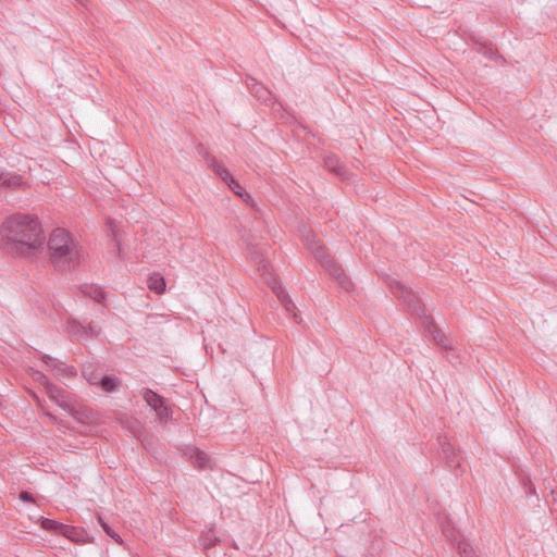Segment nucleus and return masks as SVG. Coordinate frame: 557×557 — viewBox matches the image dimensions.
I'll use <instances>...</instances> for the list:
<instances>
[{
    "label": "nucleus",
    "mask_w": 557,
    "mask_h": 557,
    "mask_svg": "<svg viewBox=\"0 0 557 557\" xmlns=\"http://www.w3.org/2000/svg\"><path fill=\"white\" fill-rule=\"evenodd\" d=\"M42 227L36 215L16 213L8 218L1 228L3 239L20 255L29 256L44 244Z\"/></svg>",
    "instance_id": "1"
},
{
    "label": "nucleus",
    "mask_w": 557,
    "mask_h": 557,
    "mask_svg": "<svg viewBox=\"0 0 557 557\" xmlns=\"http://www.w3.org/2000/svg\"><path fill=\"white\" fill-rule=\"evenodd\" d=\"M48 260L58 271L74 270L81 263V249L74 237L63 228H55L49 236Z\"/></svg>",
    "instance_id": "2"
},
{
    "label": "nucleus",
    "mask_w": 557,
    "mask_h": 557,
    "mask_svg": "<svg viewBox=\"0 0 557 557\" xmlns=\"http://www.w3.org/2000/svg\"><path fill=\"white\" fill-rule=\"evenodd\" d=\"M198 153L203 158L207 165L213 170V172L240 198L247 200L250 198L249 194L244 190L238 181H236L233 175L225 169L222 164L218 162L214 156L210 154L203 145H199L197 147Z\"/></svg>",
    "instance_id": "3"
},
{
    "label": "nucleus",
    "mask_w": 557,
    "mask_h": 557,
    "mask_svg": "<svg viewBox=\"0 0 557 557\" xmlns=\"http://www.w3.org/2000/svg\"><path fill=\"white\" fill-rule=\"evenodd\" d=\"M388 285L394 296L403 299L412 314L419 317L424 314L425 309L423 304L411 289H408L406 286L395 280L391 281Z\"/></svg>",
    "instance_id": "4"
},
{
    "label": "nucleus",
    "mask_w": 557,
    "mask_h": 557,
    "mask_svg": "<svg viewBox=\"0 0 557 557\" xmlns=\"http://www.w3.org/2000/svg\"><path fill=\"white\" fill-rule=\"evenodd\" d=\"M247 251L249 258L255 262L260 272V275L265 277L270 283H272L276 277L273 274V268L271 263L264 258L262 248L258 245L250 244L247 247Z\"/></svg>",
    "instance_id": "5"
},
{
    "label": "nucleus",
    "mask_w": 557,
    "mask_h": 557,
    "mask_svg": "<svg viewBox=\"0 0 557 557\" xmlns=\"http://www.w3.org/2000/svg\"><path fill=\"white\" fill-rule=\"evenodd\" d=\"M143 398L146 404L157 412L160 421L168 422L170 409L164 405V399L150 389L143 391Z\"/></svg>",
    "instance_id": "6"
},
{
    "label": "nucleus",
    "mask_w": 557,
    "mask_h": 557,
    "mask_svg": "<svg viewBox=\"0 0 557 557\" xmlns=\"http://www.w3.org/2000/svg\"><path fill=\"white\" fill-rule=\"evenodd\" d=\"M182 456L197 469L203 470L211 468V461L208 455L197 447L186 446L182 448Z\"/></svg>",
    "instance_id": "7"
},
{
    "label": "nucleus",
    "mask_w": 557,
    "mask_h": 557,
    "mask_svg": "<svg viewBox=\"0 0 557 557\" xmlns=\"http://www.w3.org/2000/svg\"><path fill=\"white\" fill-rule=\"evenodd\" d=\"M28 187V183L24 177L15 172H0V191L2 189L20 190Z\"/></svg>",
    "instance_id": "8"
},
{
    "label": "nucleus",
    "mask_w": 557,
    "mask_h": 557,
    "mask_svg": "<svg viewBox=\"0 0 557 557\" xmlns=\"http://www.w3.org/2000/svg\"><path fill=\"white\" fill-rule=\"evenodd\" d=\"M324 269L334 277L338 284L346 290H349L352 286L351 281L345 274L343 268L336 263L333 259H326Z\"/></svg>",
    "instance_id": "9"
},
{
    "label": "nucleus",
    "mask_w": 557,
    "mask_h": 557,
    "mask_svg": "<svg viewBox=\"0 0 557 557\" xmlns=\"http://www.w3.org/2000/svg\"><path fill=\"white\" fill-rule=\"evenodd\" d=\"M247 86L250 90V92L261 102L265 104H272L273 103V95L271 90H269L265 86H263L261 83L257 82L255 78L249 77L247 79Z\"/></svg>",
    "instance_id": "10"
},
{
    "label": "nucleus",
    "mask_w": 557,
    "mask_h": 557,
    "mask_svg": "<svg viewBox=\"0 0 557 557\" xmlns=\"http://www.w3.org/2000/svg\"><path fill=\"white\" fill-rule=\"evenodd\" d=\"M307 245L311 249L314 257L320 261V263L324 267L326 259H332L329 255L326 248L322 245H319L314 242V235L308 232V234H304Z\"/></svg>",
    "instance_id": "11"
},
{
    "label": "nucleus",
    "mask_w": 557,
    "mask_h": 557,
    "mask_svg": "<svg viewBox=\"0 0 557 557\" xmlns=\"http://www.w3.org/2000/svg\"><path fill=\"white\" fill-rule=\"evenodd\" d=\"M46 392H47L48 396L53 401H55L60 407H62L64 409H70L71 403L69 401V398H67L64 389H62L61 387L55 386L51 383H47Z\"/></svg>",
    "instance_id": "12"
},
{
    "label": "nucleus",
    "mask_w": 557,
    "mask_h": 557,
    "mask_svg": "<svg viewBox=\"0 0 557 557\" xmlns=\"http://www.w3.org/2000/svg\"><path fill=\"white\" fill-rule=\"evenodd\" d=\"M324 165L326 169L342 180H349L348 172L339 164V161L336 156H327L324 159Z\"/></svg>",
    "instance_id": "13"
},
{
    "label": "nucleus",
    "mask_w": 557,
    "mask_h": 557,
    "mask_svg": "<svg viewBox=\"0 0 557 557\" xmlns=\"http://www.w3.org/2000/svg\"><path fill=\"white\" fill-rule=\"evenodd\" d=\"M60 534L76 543L84 542L85 537L83 530L66 524L60 527Z\"/></svg>",
    "instance_id": "14"
},
{
    "label": "nucleus",
    "mask_w": 557,
    "mask_h": 557,
    "mask_svg": "<svg viewBox=\"0 0 557 557\" xmlns=\"http://www.w3.org/2000/svg\"><path fill=\"white\" fill-rule=\"evenodd\" d=\"M78 422L89 423L92 418V411L86 408H76L70 404V409H66Z\"/></svg>",
    "instance_id": "15"
},
{
    "label": "nucleus",
    "mask_w": 557,
    "mask_h": 557,
    "mask_svg": "<svg viewBox=\"0 0 557 557\" xmlns=\"http://www.w3.org/2000/svg\"><path fill=\"white\" fill-rule=\"evenodd\" d=\"M148 288L150 290L156 292L157 294H162L165 289V281L164 277L159 273H153L148 277L147 281Z\"/></svg>",
    "instance_id": "16"
},
{
    "label": "nucleus",
    "mask_w": 557,
    "mask_h": 557,
    "mask_svg": "<svg viewBox=\"0 0 557 557\" xmlns=\"http://www.w3.org/2000/svg\"><path fill=\"white\" fill-rule=\"evenodd\" d=\"M430 333L437 345L443 346L445 349H451L450 343L446 335L435 325L432 321V329Z\"/></svg>",
    "instance_id": "17"
},
{
    "label": "nucleus",
    "mask_w": 557,
    "mask_h": 557,
    "mask_svg": "<svg viewBox=\"0 0 557 557\" xmlns=\"http://www.w3.org/2000/svg\"><path fill=\"white\" fill-rule=\"evenodd\" d=\"M120 380L114 376H102L98 383V385H100L101 388L107 393L114 392L120 386Z\"/></svg>",
    "instance_id": "18"
},
{
    "label": "nucleus",
    "mask_w": 557,
    "mask_h": 557,
    "mask_svg": "<svg viewBox=\"0 0 557 557\" xmlns=\"http://www.w3.org/2000/svg\"><path fill=\"white\" fill-rule=\"evenodd\" d=\"M67 331L72 336L76 337L77 339L83 338L85 336V333H87L86 326H84L77 321H70L67 324Z\"/></svg>",
    "instance_id": "19"
},
{
    "label": "nucleus",
    "mask_w": 557,
    "mask_h": 557,
    "mask_svg": "<svg viewBox=\"0 0 557 557\" xmlns=\"http://www.w3.org/2000/svg\"><path fill=\"white\" fill-rule=\"evenodd\" d=\"M84 294L94 299L96 302H102L104 300V293L102 292V289L100 287H97V286H88L86 287V289L84 290Z\"/></svg>",
    "instance_id": "20"
},
{
    "label": "nucleus",
    "mask_w": 557,
    "mask_h": 557,
    "mask_svg": "<svg viewBox=\"0 0 557 557\" xmlns=\"http://www.w3.org/2000/svg\"><path fill=\"white\" fill-rule=\"evenodd\" d=\"M443 534L445 535L446 539L456 543L457 545H458V542L465 540L459 534V532L454 527H450L449 524L443 527Z\"/></svg>",
    "instance_id": "21"
},
{
    "label": "nucleus",
    "mask_w": 557,
    "mask_h": 557,
    "mask_svg": "<svg viewBox=\"0 0 557 557\" xmlns=\"http://www.w3.org/2000/svg\"><path fill=\"white\" fill-rule=\"evenodd\" d=\"M458 553L460 557H476L472 546L467 540L458 542Z\"/></svg>",
    "instance_id": "22"
},
{
    "label": "nucleus",
    "mask_w": 557,
    "mask_h": 557,
    "mask_svg": "<svg viewBox=\"0 0 557 557\" xmlns=\"http://www.w3.org/2000/svg\"><path fill=\"white\" fill-rule=\"evenodd\" d=\"M83 375L88 381V383L92 385H98L101 377L98 373L91 370V366L89 364H85L83 367Z\"/></svg>",
    "instance_id": "23"
},
{
    "label": "nucleus",
    "mask_w": 557,
    "mask_h": 557,
    "mask_svg": "<svg viewBox=\"0 0 557 557\" xmlns=\"http://www.w3.org/2000/svg\"><path fill=\"white\" fill-rule=\"evenodd\" d=\"M271 284V287L280 301L283 304L290 299L288 293L278 284L277 280H274Z\"/></svg>",
    "instance_id": "24"
},
{
    "label": "nucleus",
    "mask_w": 557,
    "mask_h": 557,
    "mask_svg": "<svg viewBox=\"0 0 557 557\" xmlns=\"http://www.w3.org/2000/svg\"><path fill=\"white\" fill-rule=\"evenodd\" d=\"M271 284V287L280 301L283 304L290 299L288 293L278 284L277 280H274Z\"/></svg>",
    "instance_id": "25"
},
{
    "label": "nucleus",
    "mask_w": 557,
    "mask_h": 557,
    "mask_svg": "<svg viewBox=\"0 0 557 557\" xmlns=\"http://www.w3.org/2000/svg\"><path fill=\"white\" fill-rule=\"evenodd\" d=\"M218 541H219V539L215 536L213 531H209L201 536V545L203 546V549H206V550L213 547Z\"/></svg>",
    "instance_id": "26"
},
{
    "label": "nucleus",
    "mask_w": 557,
    "mask_h": 557,
    "mask_svg": "<svg viewBox=\"0 0 557 557\" xmlns=\"http://www.w3.org/2000/svg\"><path fill=\"white\" fill-rule=\"evenodd\" d=\"M441 446L444 455L446 456L447 460L449 462H454L453 457L455 456L454 447L453 445L444 438V441H441Z\"/></svg>",
    "instance_id": "27"
},
{
    "label": "nucleus",
    "mask_w": 557,
    "mask_h": 557,
    "mask_svg": "<svg viewBox=\"0 0 557 557\" xmlns=\"http://www.w3.org/2000/svg\"><path fill=\"white\" fill-rule=\"evenodd\" d=\"M521 483L523 484L527 494L536 495L535 486L532 484L531 479L525 474H520Z\"/></svg>",
    "instance_id": "28"
},
{
    "label": "nucleus",
    "mask_w": 557,
    "mask_h": 557,
    "mask_svg": "<svg viewBox=\"0 0 557 557\" xmlns=\"http://www.w3.org/2000/svg\"><path fill=\"white\" fill-rule=\"evenodd\" d=\"M64 524H61L54 520L51 519H44L41 522V527L46 530H51L57 533H60V527H63Z\"/></svg>",
    "instance_id": "29"
},
{
    "label": "nucleus",
    "mask_w": 557,
    "mask_h": 557,
    "mask_svg": "<svg viewBox=\"0 0 557 557\" xmlns=\"http://www.w3.org/2000/svg\"><path fill=\"white\" fill-rule=\"evenodd\" d=\"M86 330H87V333H85V336H89V337H97L100 335L102 329L99 324H97L96 322H90L87 326H86Z\"/></svg>",
    "instance_id": "30"
},
{
    "label": "nucleus",
    "mask_w": 557,
    "mask_h": 557,
    "mask_svg": "<svg viewBox=\"0 0 557 557\" xmlns=\"http://www.w3.org/2000/svg\"><path fill=\"white\" fill-rule=\"evenodd\" d=\"M99 522L109 536H111L115 542L120 544L122 543L121 536L116 534L101 518H99Z\"/></svg>",
    "instance_id": "31"
},
{
    "label": "nucleus",
    "mask_w": 557,
    "mask_h": 557,
    "mask_svg": "<svg viewBox=\"0 0 557 557\" xmlns=\"http://www.w3.org/2000/svg\"><path fill=\"white\" fill-rule=\"evenodd\" d=\"M34 379L39 382L40 384H44L45 387H47V383H49V381L47 380V377L41 373V372H35L34 373Z\"/></svg>",
    "instance_id": "32"
},
{
    "label": "nucleus",
    "mask_w": 557,
    "mask_h": 557,
    "mask_svg": "<svg viewBox=\"0 0 557 557\" xmlns=\"http://www.w3.org/2000/svg\"><path fill=\"white\" fill-rule=\"evenodd\" d=\"M287 312H293L296 309V306L292 299L282 304Z\"/></svg>",
    "instance_id": "33"
},
{
    "label": "nucleus",
    "mask_w": 557,
    "mask_h": 557,
    "mask_svg": "<svg viewBox=\"0 0 557 557\" xmlns=\"http://www.w3.org/2000/svg\"><path fill=\"white\" fill-rule=\"evenodd\" d=\"M20 498L23 500V502H34V497L30 493L26 492V491H23L21 494H20Z\"/></svg>",
    "instance_id": "34"
},
{
    "label": "nucleus",
    "mask_w": 557,
    "mask_h": 557,
    "mask_svg": "<svg viewBox=\"0 0 557 557\" xmlns=\"http://www.w3.org/2000/svg\"><path fill=\"white\" fill-rule=\"evenodd\" d=\"M554 509L557 510V490L550 492Z\"/></svg>",
    "instance_id": "35"
},
{
    "label": "nucleus",
    "mask_w": 557,
    "mask_h": 557,
    "mask_svg": "<svg viewBox=\"0 0 557 557\" xmlns=\"http://www.w3.org/2000/svg\"><path fill=\"white\" fill-rule=\"evenodd\" d=\"M485 54H486L490 59H493V58H495L496 52H495L493 49H488V50H486Z\"/></svg>",
    "instance_id": "36"
},
{
    "label": "nucleus",
    "mask_w": 557,
    "mask_h": 557,
    "mask_svg": "<svg viewBox=\"0 0 557 557\" xmlns=\"http://www.w3.org/2000/svg\"><path fill=\"white\" fill-rule=\"evenodd\" d=\"M44 360H45L46 364H48V366L50 364V362L51 363L53 362V359L51 357H49V356H45Z\"/></svg>",
    "instance_id": "37"
},
{
    "label": "nucleus",
    "mask_w": 557,
    "mask_h": 557,
    "mask_svg": "<svg viewBox=\"0 0 557 557\" xmlns=\"http://www.w3.org/2000/svg\"><path fill=\"white\" fill-rule=\"evenodd\" d=\"M293 318H294V321H295L296 323H300V322H301V319L298 317V314H297V313H294Z\"/></svg>",
    "instance_id": "38"
},
{
    "label": "nucleus",
    "mask_w": 557,
    "mask_h": 557,
    "mask_svg": "<svg viewBox=\"0 0 557 557\" xmlns=\"http://www.w3.org/2000/svg\"><path fill=\"white\" fill-rule=\"evenodd\" d=\"M48 417H49L50 419H52V420H55V418H54L53 416L49 414V413H48Z\"/></svg>",
    "instance_id": "39"
},
{
    "label": "nucleus",
    "mask_w": 557,
    "mask_h": 557,
    "mask_svg": "<svg viewBox=\"0 0 557 557\" xmlns=\"http://www.w3.org/2000/svg\"><path fill=\"white\" fill-rule=\"evenodd\" d=\"M5 245H7V249H10V244H8V242L5 240Z\"/></svg>",
    "instance_id": "40"
}]
</instances>
